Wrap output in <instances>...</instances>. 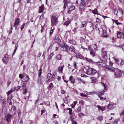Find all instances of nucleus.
<instances>
[{"instance_id": "1", "label": "nucleus", "mask_w": 124, "mask_h": 124, "mask_svg": "<svg viewBox=\"0 0 124 124\" xmlns=\"http://www.w3.org/2000/svg\"><path fill=\"white\" fill-rule=\"evenodd\" d=\"M57 18L54 16H52L51 24L53 26L54 25H56L57 23Z\"/></svg>"}, {"instance_id": "2", "label": "nucleus", "mask_w": 124, "mask_h": 124, "mask_svg": "<svg viewBox=\"0 0 124 124\" xmlns=\"http://www.w3.org/2000/svg\"><path fill=\"white\" fill-rule=\"evenodd\" d=\"M118 70L119 72H116L114 73L115 75L116 76V78H118L121 77V73L123 72V71H121L119 69H118Z\"/></svg>"}, {"instance_id": "3", "label": "nucleus", "mask_w": 124, "mask_h": 124, "mask_svg": "<svg viewBox=\"0 0 124 124\" xmlns=\"http://www.w3.org/2000/svg\"><path fill=\"white\" fill-rule=\"evenodd\" d=\"M92 69L89 67L85 68L84 70L85 71L87 75H91L92 72Z\"/></svg>"}, {"instance_id": "4", "label": "nucleus", "mask_w": 124, "mask_h": 124, "mask_svg": "<svg viewBox=\"0 0 124 124\" xmlns=\"http://www.w3.org/2000/svg\"><path fill=\"white\" fill-rule=\"evenodd\" d=\"M13 117V115L11 114H8L6 116V120L7 122L8 123L11 122V119Z\"/></svg>"}, {"instance_id": "5", "label": "nucleus", "mask_w": 124, "mask_h": 124, "mask_svg": "<svg viewBox=\"0 0 124 124\" xmlns=\"http://www.w3.org/2000/svg\"><path fill=\"white\" fill-rule=\"evenodd\" d=\"M39 82L40 84H42L45 80V78L42 76L39 77Z\"/></svg>"}, {"instance_id": "6", "label": "nucleus", "mask_w": 124, "mask_h": 124, "mask_svg": "<svg viewBox=\"0 0 124 124\" xmlns=\"http://www.w3.org/2000/svg\"><path fill=\"white\" fill-rule=\"evenodd\" d=\"M29 78V76L25 74L24 76H23L22 80L23 82H26L28 80Z\"/></svg>"}, {"instance_id": "7", "label": "nucleus", "mask_w": 124, "mask_h": 124, "mask_svg": "<svg viewBox=\"0 0 124 124\" xmlns=\"http://www.w3.org/2000/svg\"><path fill=\"white\" fill-rule=\"evenodd\" d=\"M8 58L6 56L3 57L2 59V61L5 64H7L8 63Z\"/></svg>"}, {"instance_id": "8", "label": "nucleus", "mask_w": 124, "mask_h": 124, "mask_svg": "<svg viewBox=\"0 0 124 124\" xmlns=\"http://www.w3.org/2000/svg\"><path fill=\"white\" fill-rule=\"evenodd\" d=\"M106 69H107L108 70L112 72L114 71L115 70V69L112 66L108 67H106Z\"/></svg>"}, {"instance_id": "9", "label": "nucleus", "mask_w": 124, "mask_h": 124, "mask_svg": "<svg viewBox=\"0 0 124 124\" xmlns=\"http://www.w3.org/2000/svg\"><path fill=\"white\" fill-rule=\"evenodd\" d=\"M105 91L104 90H103L102 91L100 90L97 93V95L100 98L101 95H103Z\"/></svg>"}, {"instance_id": "10", "label": "nucleus", "mask_w": 124, "mask_h": 124, "mask_svg": "<svg viewBox=\"0 0 124 124\" xmlns=\"http://www.w3.org/2000/svg\"><path fill=\"white\" fill-rule=\"evenodd\" d=\"M64 48H65V49L63 50H62V51H64L69 52L70 50V48L69 47L67 46V45H64V46H63Z\"/></svg>"}, {"instance_id": "11", "label": "nucleus", "mask_w": 124, "mask_h": 124, "mask_svg": "<svg viewBox=\"0 0 124 124\" xmlns=\"http://www.w3.org/2000/svg\"><path fill=\"white\" fill-rule=\"evenodd\" d=\"M54 40L55 41L57 42L58 44L60 43L61 42V40L59 38L58 35H56L55 38Z\"/></svg>"}, {"instance_id": "12", "label": "nucleus", "mask_w": 124, "mask_h": 124, "mask_svg": "<svg viewBox=\"0 0 124 124\" xmlns=\"http://www.w3.org/2000/svg\"><path fill=\"white\" fill-rule=\"evenodd\" d=\"M75 7L74 6H73V5H71V7L70 8H69L67 12L68 13H70L71 12L74 10L75 9Z\"/></svg>"}, {"instance_id": "13", "label": "nucleus", "mask_w": 124, "mask_h": 124, "mask_svg": "<svg viewBox=\"0 0 124 124\" xmlns=\"http://www.w3.org/2000/svg\"><path fill=\"white\" fill-rule=\"evenodd\" d=\"M79 8L80 10L83 11L85 9L86 7L85 5L81 4Z\"/></svg>"}, {"instance_id": "14", "label": "nucleus", "mask_w": 124, "mask_h": 124, "mask_svg": "<svg viewBox=\"0 0 124 124\" xmlns=\"http://www.w3.org/2000/svg\"><path fill=\"white\" fill-rule=\"evenodd\" d=\"M123 35V34L121 32L118 31L117 33V38L120 39Z\"/></svg>"}, {"instance_id": "15", "label": "nucleus", "mask_w": 124, "mask_h": 124, "mask_svg": "<svg viewBox=\"0 0 124 124\" xmlns=\"http://www.w3.org/2000/svg\"><path fill=\"white\" fill-rule=\"evenodd\" d=\"M44 5H43L39 7V13H40L43 12L44 9Z\"/></svg>"}, {"instance_id": "16", "label": "nucleus", "mask_w": 124, "mask_h": 124, "mask_svg": "<svg viewBox=\"0 0 124 124\" xmlns=\"http://www.w3.org/2000/svg\"><path fill=\"white\" fill-rule=\"evenodd\" d=\"M102 36L103 37L106 38L108 37V35L106 31H103V33Z\"/></svg>"}, {"instance_id": "17", "label": "nucleus", "mask_w": 124, "mask_h": 124, "mask_svg": "<svg viewBox=\"0 0 124 124\" xmlns=\"http://www.w3.org/2000/svg\"><path fill=\"white\" fill-rule=\"evenodd\" d=\"M99 71L97 72L96 70L95 69H92V72L91 75H94L96 73H97L98 74Z\"/></svg>"}, {"instance_id": "18", "label": "nucleus", "mask_w": 124, "mask_h": 124, "mask_svg": "<svg viewBox=\"0 0 124 124\" xmlns=\"http://www.w3.org/2000/svg\"><path fill=\"white\" fill-rule=\"evenodd\" d=\"M106 107V106L101 107L99 105H98V108L99 110H102L103 111H104Z\"/></svg>"}, {"instance_id": "19", "label": "nucleus", "mask_w": 124, "mask_h": 124, "mask_svg": "<svg viewBox=\"0 0 124 124\" xmlns=\"http://www.w3.org/2000/svg\"><path fill=\"white\" fill-rule=\"evenodd\" d=\"M88 0H83L81 4L85 6L88 4Z\"/></svg>"}, {"instance_id": "20", "label": "nucleus", "mask_w": 124, "mask_h": 124, "mask_svg": "<svg viewBox=\"0 0 124 124\" xmlns=\"http://www.w3.org/2000/svg\"><path fill=\"white\" fill-rule=\"evenodd\" d=\"M69 80L71 81L70 83H72L73 84H74L75 81V79L72 76H71L70 77Z\"/></svg>"}, {"instance_id": "21", "label": "nucleus", "mask_w": 124, "mask_h": 124, "mask_svg": "<svg viewBox=\"0 0 124 124\" xmlns=\"http://www.w3.org/2000/svg\"><path fill=\"white\" fill-rule=\"evenodd\" d=\"M64 66H60L58 69V71L59 72H62Z\"/></svg>"}, {"instance_id": "22", "label": "nucleus", "mask_w": 124, "mask_h": 124, "mask_svg": "<svg viewBox=\"0 0 124 124\" xmlns=\"http://www.w3.org/2000/svg\"><path fill=\"white\" fill-rule=\"evenodd\" d=\"M19 19L18 18L16 19L15 20V23L14 24V25H18L19 24Z\"/></svg>"}, {"instance_id": "23", "label": "nucleus", "mask_w": 124, "mask_h": 124, "mask_svg": "<svg viewBox=\"0 0 124 124\" xmlns=\"http://www.w3.org/2000/svg\"><path fill=\"white\" fill-rule=\"evenodd\" d=\"M76 57L78 58H80L81 59H83L84 58L83 57L82 55L79 53H78L76 54Z\"/></svg>"}, {"instance_id": "24", "label": "nucleus", "mask_w": 124, "mask_h": 124, "mask_svg": "<svg viewBox=\"0 0 124 124\" xmlns=\"http://www.w3.org/2000/svg\"><path fill=\"white\" fill-rule=\"evenodd\" d=\"M85 59L88 62L93 64L94 63V62L91 59L87 58L86 57L85 58Z\"/></svg>"}, {"instance_id": "25", "label": "nucleus", "mask_w": 124, "mask_h": 124, "mask_svg": "<svg viewBox=\"0 0 124 124\" xmlns=\"http://www.w3.org/2000/svg\"><path fill=\"white\" fill-rule=\"evenodd\" d=\"M87 21H83L82 22V24L81 26V27L82 28L84 27L85 25H86Z\"/></svg>"}, {"instance_id": "26", "label": "nucleus", "mask_w": 124, "mask_h": 124, "mask_svg": "<svg viewBox=\"0 0 124 124\" xmlns=\"http://www.w3.org/2000/svg\"><path fill=\"white\" fill-rule=\"evenodd\" d=\"M90 55L94 57L95 55V51H91L90 53Z\"/></svg>"}, {"instance_id": "27", "label": "nucleus", "mask_w": 124, "mask_h": 124, "mask_svg": "<svg viewBox=\"0 0 124 124\" xmlns=\"http://www.w3.org/2000/svg\"><path fill=\"white\" fill-rule=\"evenodd\" d=\"M81 107L80 106H79L77 108L75 109V111L76 112L78 113L81 111Z\"/></svg>"}, {"instance_id": "28", "label": "nucleus", "mask_w": 124, "mask_h": 124, "mask_svg": "<svg viewBox=\"0 0 124 124\" xmlns=\"http://www.w3.org/2000/svg\"><path fill=\"white\" fill-rule=\"evenodd\" d=\"M54 85L52 83H51L49 85L48 87L50 90H51L54 87Z\"/></svg>"}, {"instance_id": "29", "label": "nucleus", "mask_w": 124, "mask_h": 124, "mask_svg": "<svg viewBox=\"0 0 124 124\" xmlns=\"http://www.w3.org/2000/svg\"><path fill=\"white\" fill-rule=\"evenodd\" d=\"M113 105L112 104H109L108 106V109H111L113 108Z\"/></svg>"}, {"instance_id": "30", "label": "nucleus", "mask_w": 124, "mask_h": 124, "mask_svg": "<svg viewBox=\"0 0 124 124\" xmlns=\"http://www.w3.org/2000/svg\"><path fill=\"white\" fill-rule=\"evenodd\" d=\"M24 54V53L23 52H22L19 54V59H21L22 57L23 56Z\"/></svg>"}, {"instance_id": "31", "label": "nucleus", "mask_w": 124, "mask_h": 124, "mask_svg": "<svg viewBox=\"0 0 124 124\" xmlns=\"http://www.w3.org/2000/svg\"><path fill=\"white\" fill-rule=\"evenodd\" d=\"M71 49H70V50L72 52L75 53V51L74 50V49H75L74 47L73 46H71L70 47V48Z\"/></svg>"}, {"instance_id": "32", "label": "nucleus", "mask_w": 124, "mask_h": 124, "mask_svg": "<svg viewBox=\"0 0 124 124\" xmlns=\"http://www.w3.org/2000/svg\"><path fill=\"white\" fill-rule=\"evenodd\" d=\"M55 58L58 60H60L61 58V55L59 54L57 55L56 56Z\"/></svg>"}, {"instance_id": "33", "label": "nucleus", "mask_w": 124, "mask_h": 124, "mask_svg": "<svg viewBox=\"0 0 124 124\" xmlns=\"http://www.w3.org/2000/svg\"><path fill=\"white\" fill-rule=\"evenodd\" d=\"M70 21L69 20L66 22L64 24L66 25L67 26L69 25L70 23Z\"/></svg>"}, {"instance_id": "34", "label": "nucleus", "mask_w": 124, "mask_h": 124, "mask_svg": "<svg viewBox=\"0 0 124 124\" xmlns=\"http://www.w3.org/2000/svg\"><path fill=\"white\" fill-rule=\"evenodd\" d=\"M70 42L71 44L73 45H75L76 44V42L73 40H70Z\"/></svg>"}, {"instance_id": "35", "label": "nucleus", "mask_w": 124, "mask_h": 124, "mask_svg": "<svg viewBox=\"0 0 124 124\" xmlns=\"http://www.w3.org/2000/svg\"><path fill=\"white\" fill-rule=\"evenodd\" d=\"M93 13L94 14H97L98 15V13L97 12V10L96 9H95L93 10Z\"/></svg>"}, {"instance_id": "36", "label": "nucleus", "mask_w": 124, "mask_h": 124, "mask_svg": "<svg viewBox=\"0 0 124 124\" xmlns=\"http://www.w3.org/2000/svg\"><path fill=\"white\" fill-rule=\"evenodd\" d=\"M117 10L121 14H122L123 13V12L122 9L120 8H119Z\"/></svg>"}, {"instance_id": "37", "label": "nucleus", "mask_w": 124, "mask_h": 124, "mask_svg": "<svg viewBox=\"0 0 124 124\" xmlns=\"http://www.w3.org/2000/svg\"><path fill=\"white\" fill-rule=\"evenodd\" d=\"M24 75H25V74H19V77L22 80V79L23 77V76H24Z\"/></svg>"}, {"instance_id": "38", "label": "nucleus", "mask_w": 124, "mask_h": 124, "mask_svg": "<svg viewBox=\"0 0 124 124\" xmlns=\"http://www.w3.org/2000/svg\"><path fill=\"white\" fill-rule=\"evenodd\" d=\"M52 74L51 73H48L47 75V78H50V79L51 77Z\"/></svg>"}, {"instance_id": "39", "label": "nucleus", "mask_w": 124, "mask_h": 124, "mask_svg": "<svg viewBox=\"0 0 124 124\" xmlns=\"http://www.w3.org/2000/svg\"><path fill=\"white\" fill-rule=\"evenodd\" d=\"M80 42L81 43H82L83 42H84L85 39L84 38H80Z\"/></svg>"}, {"instance_id": "40", "label": "nucleus", "mask_w": 124, "mask_h": 124, "mask_svg": "<svg viewBox=\"0 0 124 124\" xmlns=\"http://www.w3.org/2000/svg\"><path fill=\"white\" fill-rule=\"evenodd\" d=\"M14 27V26L12 25H11V28L10 31L9 32V33L10 34H11L12 33V31Z\"/></svg>"}, {"instance_id": "41", "label": "nucleus", "mask_w": 124, "mask_h": 124, "mask_svg": "<svg viewBox=\"0 0 124 124\" xmlns=\"http://www.w3.org/2000/svg\"><path fill=\"white\" fill-rule=\"evenodd\" d=\"M80 95L82 97H86L87 96V95L83 93H80Z\"/></svg>"}, {"instance_id": "42", "label": "nucleus", "mask_w": 124, "mask_h": 124, "mask_svg": "<svg viewBox=\"0 0 124 124\" xmlns=\"http://www.w3.org/2000/svg\"><path fill=\"white\" fill-rule=\"evenodd\" d=\"M78 116L80 117H81L82 116H85L84 114L83 113H80L78 114Z\"/></svg>"}, {"instance_id": "43", "label": "nucleus", "mask_w": 124, "mask_h": 124, "mask_svg": "<svg viewBox=\"0 0 124 124\" xmlns=\"http://www.w3.org/2000/svg\"><path fill=\"white\" fill-rule=\"evenodd\" d=\"M21 89H26V86H25V84H23V85H22V86L21 87V86H20V88H21Z\"/></svg>"}, {"instance_id": "44", "label": "nucleus", "mask_w": 124, "mask_h": 124, "mask_svg": "<svg viewBox=\"0 0 124 124\" xmlns=\"http://www.w3.org/2000/svg\"><path fill=\"white\" fill-rule=\"evenodd\" d=\"M113 12H114V14L115 15H117V13H118V11L117 9H114L113 10Z\"/></svg>"}, {"instance_id": "45", "label": "nucleus", "mask_w": 124, "mask_h": 124, "mask_svg": "<svg viewBox=\"0 0 124 124\" xmlns=\"http://www.w3.org/2000/svg\"><path fill=\"white\" fill-rule=\"evenodd\" d=\"M53 55V54L52 53H51L50 54V55L48 56L49 59H51L52 58V57Z\"/></svg>"}, {"instance_id": "46", "label": "nucleus", "mask_w": 124, "mask_h": 124, "mask_svg": "<svg viewBox=\"0 0 124 124\" xmlns=\"http://www.w3.org/2000/svg\"><path fill=\"white\" fill-rule=\"evenodd\" d=\"M42 70L41 69H40L39 70V73L38 75V77H40V76L41 75V74L42 73Z\"/></svg>"}, {"instance_id": "47", "label": "nucleus", "mask_w": 124, "mask_h": 124, "mask_svg": "<svg viewBox=\"0 0 124 124\" xmlns=\"http://www.w3.org/2000/svg\"><path fill=\"white\" fill-rule=\"evenodd\" d=\"M5 99L3 97H1L0 98V102H2V101H5Z\"/></svg>"}, {"instance_id": "48", "label": "nucleus", "mask_w": 124, "mask_h": 124, "mask_svg": "<svg viewBox=\"0 0 124 124\" xmlns=\"http://www.w3.org/2000/svg\"><path fill=\"white\" fill-rule=\"evenodd\" d=\"M11 81L10 80H8L7 81V84H8V85H7V86L8 87L9 86V85L11 83Z\"/></svg>"}, {"instance_id": "49", "label": "nucleus", "mask_w": 124, "mask_h": 124, "mask_svg": "<svg viewBox=\"0 0 124 124\" xmlns=\"http://www.w3.org/2000/svg\"><path fill=\"white\" fill-rule=\"evenodd\" d=\"M98 119L100 120H101L103 119V117L101 116H100L98 117Z\"/></svg>"}, {"instance_id": "50", "label": "nucleus", "mask_w": 124, "mask_h": 124, "mask_svg": "<svg viewBox=\"0 0 124 124\" xmlns=\"http://www.w3.org/2000/svg\"><path fill=\"white\" fill-rule=\"evenodd\" d=\"M71 121H72V124H77V122L76 121H74L73 120V119H71Z\"/></svg>"}, {"instance_id": "51", "label": "nucleus", "mask_w": 124, "mask_h": 124, "mask_svg": "<svg viewBox=\"0 0 124 124\" xmlns=\"http://www.w3.org/2000/svg\"><path fill=\"white\" fill-rule=\"evenodd\" d=\"M91 79H92V80L94 82H96V78L94 77H91Z\"/></svg>"}, {"instance_id": "52", "label": "nucleus", "mask_w": 124, "mask_h": 124, "mask_svg": "<svg viewBox=\"0 0 124 124\" xmlns=\"http://www.w3.org/2000/svg\"><path fill=\"white\" fill-rule=\"evenodd\" d=\"M12 98V96L11 95H10L8 98L7 100L8 101H9L11 100Z\"/></svg>"}, {"instance_id": "53", "label": "nucleus", "mask_w": 124, "mask_h": 124, "mask_svg": "<svg viewBox=\"0 0 124 124\" xmlns=\"http://www.w3.org/2000/svg\"><path fill=\"white\" fill-rule=\"evenodd\" d=\"M25 23H23V25H22L21 27V30H22L24 27Z\"/></svg>"}, {"instance_id": "54", "label": "nucleus", "mask_w": 124, "mask_h": 124, "mask_svg": "<svg viewBox=\"0 0 124 124\" xmlns=\"http://www.w3.org/2000/svg\"><path fill=\"white\" fill-rule=\"evenodd\" d=\"M69 114L70 115H71L72 114V109H71L70 110H69Z\"/></svg>"}, {"instance_id": "55", "label": "nucleus", "mask_w": 124, "mask_h": 124, "mask_svg": "<svg viewBox=\"0 0 124 124\" xmlns=\"http://www.w3.org/2000/svg\"><path fill=\"white\" fill-rule=\"evenodd\" d=\"M65 100H64V102L66 103H68V101H67V99L66 97H65Z\"/></svg>"}, {"instance_id": "56", "label": "nucleus", "mask_w": 124, "mask_h": 124, "mask_svg": "<svg viewBox=\"0 0 124 124\" xmlns=\"http://www.w3.org/2000/svg\"><path fill=\"white\" fill-rule=\"evenodd\" d=\"M112 20L114 22H115L116 23V24L118 25V24H120V23L119 22H117V20H115L113 19H112Z\"/></svg>"}, {"instance_id": "57", "label": "nucleus", "mask_w": 124, "mask_h": 124, "mask_svg": "<svg viewBox=\"0 0 124 124\" xmlns=\"http://www.w3.org/2000/svg\"><path fill=\"white\" fill-rule=\"evenodd\" d=\"M12 93V91L10 90H9L7 93V94L8 95Z\"/></svg>"}, {"instance_id": "58", "label": "nucleus", "mask_w": 124, "mask_h": 124, "mask_svg": "<svg viewBox=\"0 0 124 124\" xmlns=\"http://www.w3.org/2000/svg\"><path fill=\"white\" fill-rule=\"evenodd\" d=\"M113 59H114L115 60L116 62L117 63L119 61V60H118V59H116L115 58L113 57Z\"/></svg>"}, {"instance_id": "59", "label": "nucleus", "mask_w": 124, "mask_h": 124, "mask_svg": "<svg viewBox=\"0 0 124 124\" xmlns=\"http://www.w3.org/2000/svg\"><path fill=\"white\" fill-rule=\"evenodd\" d=\"M91 24V26H90V29H92V30H91V32L92 31H93V24Z\"/></svg>"}, {"instance_id": "60", "label": "nucleus", "mask_w": 124, "mask_h": 124, "mask_svg": "<svg viewBox=\"0 0 124 124\" xmlns=\"http://www.w3.org/2000/svg\"><path fill=\"white\" fill-rule=\"evenodd\" d=\"M121 65H123L124 64V61L123 60H122L120 64Z\"/></svg>"}, {"instance_id": "61", "label": "nucleus", "mask_w": 124, "mask_h": 124, "mask_svg": "<svg viewBox=\"0 0 124 124\" xmlns=\"http://www.w3.org/2000/svg\"><path fill=\"white\" fill-rule=\"evenodd\" d=\"M27 89H24L23 92V94H25L27 93Z\"/></svg>"}, {"instance_id": "62", "label": "nucleus", "mask_w": 124, "mask_h": 124, "mask_svg": "<svg viewBox=\"0 0 124 124\" xmlns=\"http://www.w3.org/2000/svg\"><path fill=\"white\" fill-rule=\"evenodd\" d=\"M105 99V98L103 97H101L100 98V100L102 101H104Z\"/></svg>"}, {"instance_id": "63", "label": "nucleus", "mask_w": 124, "mask_h": 124, "mask_svg": "<svg viewBox=\"0 0 124 124\" xmlns=\"http://www.w3.org/2000/svg\"><path fill=\"white\" fill-rule=\"evenodd\" d=\"M73 65L74 66V68L76 69V66L77 64L75 62H74L73 63Z\"/></svg>"}, {"instance_id": "64", "label": "nucleus", "mask_w": 124, "mask_h": 124, "mask_svg": "<svg viewBox=\"0 0 124 124\" xmlns=\"http://www.w3.org/2000/svg\"><path fill=\"white\" fill-rule=\"evenodd\" d=\"M2 104L3 106L5 105L6 104V101H5L2 102Z\"/></svg>"}]
</instances>
